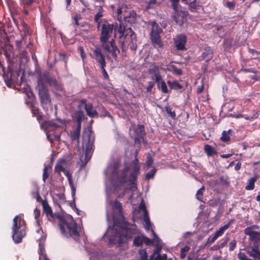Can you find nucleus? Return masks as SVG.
I'll return each mask as SVG.
<instances>
[{
	"instance_id": "nucleus-1",
	"label": "nucleus",
	"mask_w": 260,
	"mask_h": 260,
	"mask_svg": "<svg viewBox=\"0 0 260 260\" xmlns=\"http://www.w3.org/2000/svg\"><path fill=\"white\" fill-rule=\"evenodd\" d=\"M137 156L138 152H136L134 159L129 163L124 162V168L120 171V162H116L114 164L112 177L116 187L124 185L127 182L132 186L137 185L138 176L140 173V166Z\"/></svg>"
},
{
	"instance_id": "nucleus-2",
	"label": "nucleus",
	"mask_w": 260,
	"mask_h": 260,
	"mask_svg": "<svg viewBox=\"0 0 260 260\" xmlns=\"http://www.w3.org/2000/svg\"><path fill=\"white\" fill-rule=\"evenodd\" d=\"M59 226L61 234L66 237L72 238L76 241L79 239L80 234L77 224L75 221H68L63 219L60 220Z\"/></svg>"
},
{
	"instance_id": "nucleus-3",
	"label": "nucleus",
	"mask_w": 260,
	"mask_h": 260,
	"mask_svg": "<svg viewBox=\"0 0 260 260\" xmlns=\"http://www.w3.org/2000/svg\"><path fill=\"white\" fill-rule=\"evenodd\" d=\"M118 31L120 34V37L124 36L123 44L122 46V50L124 49L126 46L128 47L132 51H135L137 50V37L134 31L131 28L125 29L120 25Z\"/></svg>"
},
{
	"instance_id": "nucleus-4",
	"label": "nucleus",
	"mask_w": 260,
	"mask_h": 260,
	"mask_svg": "<svg viewBox=\"0 0 260 260\" xmlns=\"http://www.w3.org/2000/svg\"><path fill=\"white\" fill-rule=\"evenodd\" d=\"M25 222L22 218H19V215H16L13 219L12 227V238L15 243H19L26 235L25 229Z\"/></svg>"
},
{
	"instance_id": "nucleus-5",
	"label": "nucleus",
	"mask_w": 260,
	"mask_h": 260,
	"mask_svg": "<svg viewBox=\"0 0 260 260\" xmlns=\"http://www.w3.org/2000/svg\"><path fill=\"white\" fill-rule=\"evenodd\" d=\"M37 89L38 90L41 104L43 108H48L51 103L48 86L45 82H43L41 78H38Z\"/></svg>"
},
{
	"instance_id": "nucleus-6",
	"label": "nucleus",
	"mask_w": 260,
	"mask_h": 260,
	"mask_svg": "<svg viewBox=\"0 0 260 260\" xmlns=\"http://www.w3.org/2000/svg\"><path fill=\"white\" fill-rule=\"evenodd\" d=\"M83 145L85 147V157L86 161L90 159L94 147V136L91 131L84 132L82 135Z\"/></svg>"
},
{
	"instance_id": "nucleus-7",
	"label": "nucleus",
	"mask_w": 260,
	"mask_h": 260,
	"mask_svg": "<svg viewBox=\"0 0 260 260\" xmlns=\"http://www.w3.org/2000/svg\"><path fill=\"white\" fill-rule=\"evenodd\" d=\"M116 29V25L110 24L108 22H106L102 25L100 40L104 49H109V46L106 45L105 43L108 41L112 36L113 31H115Z\"/></svg>"
},
{
	"instance_id": "nucleus-8",
	"label": "nucleus",
	"mask_w": 260,
	"mask_h": 260,
	"mask_svg": "<svg viewBox=\"0 0 260 260\" xmlns=\"http://www.w3.org/2000/svg\"><path fill=\"white\" fill-rule=\"evenodd\" d=\"M151 26L150 38L151 42L155 48H162L164 47V44L160 39V35L162 32V29L155 21L151 23Z\"/></svg>"
},
{
	"instance_id": "nucleus-9",
	"label": "nucleus",
	"mask_w": 260,
	"mask_h": 260,
	"mask_svg": "<svg viewBox=\"0 0 260 260\" xmlns=\"http://www.w3.org/2000/svg\"><path fill=\"white\" fill-rule=\"evenodd\" d=\"M41 78L43 82H47L53 90L61 91L63 89L62 84L58 82L54 76H52L51 73L48 71H44L42 74L38 76Z\"/></svg>"
},
{
	"instance_id": "nucleus-10",
	"label": "nucleus",
	"mask_w": 260,
	"mask_h": 260,
	"mask_svg": "<svg viewBox=\"0 0 260 260\" xmlns=\"http://www.w3.org/2000/svg\"><path fill=\"white\" fill-rule=\"evenodd\" d=\"M45 125L47 130L51 132V134L54 137V140L58 142L60 140V134L61 133L60 126L53 121H46Z\"/></svg>"
},
{
	"instance_id": "nucleus-11",
	"label": "nucleus",
	"mask_w": 260,
	"mask_h": 260,
	"mask_svg": "<svg viewBox=\"0 0 260 260\" xmlns=\"http://www.w3.org/2000/svg\"><path fill=\"white\" fill-rule=\"evenodd\" d=\"M246 251L249 256L253 258L252 260H260V248L258 241L253 244L251 242L250 246L246 247Z\"/></svg>"
},
{
	"instance_id": "nucleus-12",
	"label": "nucleus",
	"mask_w": 260,
	"mask_h": 260,
	"mask_svg": "<svg viewBox=\"0 0 260 260\" xmlns=\"http://www.w3.org/2000/svg\"><path fill=\"white\" fill-rule=\"evenodd\" d=\"M0 69L1 71H0V75H2L6 85L10 87L14 83V79L12 78L13 75V70L10 68H8L7 71H5V68L0 62Z\"/></svg>"
},
{
	"instance_id": "nucleus-13",
	"label": "nucleus",
	"mask_w": 260,
	"mask_h": 260,
	"mask_svg": "<svg viewBox=\"0 0 260 260\" xmlns=\"http://www.w3.org/2000/svg\"><path fill=\"white\" fill-rule=\"evenodd\" d=\"M148 73L152 75L151 78L155 80L157 86H159V81L162 77L159 72V67L156 65L151 66L148 70Z\"/></svg>"
},
{
	"instance_id": "nucleus-14",
	"label": "nucleus",
	"mask_w": 260,
	"mask_h": 260,
	"mask_svg": "<svg viewBox=\"0 0 260 260\" xmlns=\"http://www.w3.org/2000/svg\"><path fill=\"white\" fill-rule=\"evenodd\" d=\"M187 42L186 36L184 34L178 35L174 39V44L177 50H186L185 45Z\"/></svg>"
},
{
	"instance_id": "nucleus-15",
	"label": "nucleus",
	"mask_w": 260,
	"mask_h": 260,
	"mask_svg": "<svg viewBox=\"0 0 260 260\" xmlns=\"http://www.w3.org/2000/svg\"><path fill=\"white\" fill-rule=\"evenodd\" d=\"M42 206L43 207V212L46 214L49 220L53 221L56 217H58L56 214L53 213L51 207L46 201H42Z\"/></svg>"
},
{
	"instance_id": "nucleus-16",
	"label": "nucleus",
	"mask_w": 260,
	"mask_h": 260,
	"mask_svg": "<svg viewBox=\"0 0 260 260\" xmlns=\"http://www.w3.org/2000/svg\"><path fill=\"white\" fill-rule=\"evenodd\" d=\"M105 44L109 46V49H104L107 52L110 53L112 57L116 60L117 58V55L120 53V51L115 45L114 39H112L109 43H108L107 42H106Z\"/></svg>"
},
{
	"instance_id": "nucleus-17",
	"label": "nucleus",
	"mask_w": 260,
	"mask_h": 260,
	"mask_svg": "<svg viewBox=\"0 0 260 260\" xmlns=\"http://www.w3.org/2000/svg\"><path fill=\"white\" fill-rule=\"evenodd\" d=\"M81 104L84 105L85 111L88 116L92 118L98 117V113L96 110L93 109L91 104H87L86 100L84 99L81 101Z\"/></svg>"
},
{
	"instance_id": "nucleus-18",
	"label": "nucleus",
	"mask_w": 260,
	"mask_h": 260,
	"mask_svg": "<svg viewBox=\"0 0 260 260\" xmlns=\"http://www.w3.org/2000/svg\"><path fill=\"white\" fill-rule=\"evenodd\" d=\"M93 58L96 61L100 64L101 66L106 64L105 60V56L102 53L101 48L100 47H96L93 51Z\"/></svg>"
},
{
	"instance_id": "nucleus-19",
	"label": "nucleus",
	"mask_w": 260,
	"mask_h": 260,
	"mask_svg": "<svg viewBox=\"0 0 260 260\" xmlns=\"http://www.w3.org/2000/svg\"><path fill=\"white\" fill-rule=\"evenodd\" d=\"M245 234L249 236L253 243L255 241L259 243L260 232L252 231L251 227H248L245 229Z\"/></svg>"
},
{
	"instance_id": "nucleus-20",
	"label": "nucleus",
	"mask_w": 260,
	"mask_h": 260,
	"mask_svg": "<svg viewBox=\"0 0 260 260\" xmlns=\"http://www.w3.org/2000/svg\"><path fill=\"white\" fill-rule=\"evenodd\" d=\"M260 114V111H257L254 112L253 111L252 114H239L238 115H234L232 114V116L233 117H235L236 118H244L246 120H252L253 119H255L258 117V115Z\"/></svg>"
},
{
	"instance_id": "nucleus-21",
	"label": "nucleus",
	"mask_w": 260,
	"mask_h": 260,
	"mask_svg": "<svg viewBox=\"0 0 260 260\" xmlns=\"http://www.w3.org/2000/svg\"><path fill=\"white\" fill-rule=\"evenodd\" d=\"M172 18L177 24L182 25L184 22V17L180 15L179 11V7H176V9H173Z\"/></svg>"
},
{
	"instance_id": "nucleus-22",
	"label": "nucleus",
	"mask_w": 260,
	"mask_h": 260,
	"mask_svg": "<svg viewBox=\"0 0 260 260\" xmlns=\"http://www.w3.org/2000/svg\"><path fill=\"white\" fill-rule=\"evenodd\" d=\"M81 128V124H77L76 128L74 129L71 133V138L72 141H77V143H79V138L80 136V131Z\"/></svg>"
},
{
	"instance_id": "nucleus-23",
	"label": "nucleus",
	"mask_w": 260,
	"mask_h": 260,
	"mask_svg": "<svg viewBox=\"0 0 260 260\" xmlns=\"http://www.w3.org/2000/svg\"><path fill=\"white\" fill-rule=\"evenodd\" d=\"M188 10L191 12H197L201 7L200 3L197 2V0H193L189 2L188 3Z\"/></svg>"
},
{
	"instance_id": "nucleus-24",
	"label": "nucleus",
	"mask_w": 260,
	"mask_h": 260,
	"mask_svg": "<svg viewBox=\"0 0 260 260\" xmlns=\"http://www.w3.org/2000/svg\"><path fill=\"white\" fill-rule=\"evenodd\" d=\"M112 209L113 211L118 214L119 216L122 215L123 208L121 203L115 200L112 205Z\"/></svg>"
},
{
	"instance_id": "nucleus-25",
	"label": "nucleus",
	"mask_w": 260,
	"mask_h": 260,
	"mask_svg": "<svg viewBox=\"0 0 260 260\" xmlns=\"http://www.w3.org/2000/svg\"><path fill=\"white\" fill-rule=\"evenodd\" d=\"M65 175H66V176L68 178V180L69 185L71 188L72 197L74 198V197L75 196V193H76V188L74 186V183H73V181L72 180V174L69 171H67L65 173Z\"/></svg>"
},
{
	"instance_id": "nucleus-26",
	"label": "nucleus",
	"mask_w": 260,
	"mask_h": 260,
	"mask_svg": "<svg viewBox=\"0 0 260 260\" xmlns=\"http://www.w3.org/2000/svg\"><path fill=\"white\" fill-rule=\"evenodd\" d=\"M231 224V221H230L227 224L220 227L218 230H217L216 231V232L214 233V235L217 238L221 236L223 234L224 231L230 228Z\"/></svg>"
},
{
	"instance_id": "nucleus-27",
	"label": "nucleus",
	"mask_w": 260,
	"mask_h": 260,
	"mask_svg": "<svg viewBox=\"0 0 260 260\" xmlns=\"http://www.w3.org/2000/svg\"><path fill=\"white\" fill-rule=\"evenodd\" d=\"M135 133L137 134V139L143 138L144 136L145 135L144 126L141 125H138V127L135 130Z\"/></svg>"
},
{
	"instance_id": "nucleus-28",
	"label": "nucleus",
	"mask_w": 260,
	"mask_h": 260,
	"mask_svg": "<svg viewBox=\"0 0 260 260\" xmlns=\"http://www.w3.org/2000/svg\"><path fill=\"white\" fill-rule=\"evenodd\" d=\"M167 83L171 89L177 90L181 89L183 87L182 85L180 84V83L177 80L174 81L173 82L169 80L167 81Z\"/></svg>"
},
{
	"instance_id": "nucleus-29",
	"label": "nucleus",
	"mask_w": 260,
	"mask_h": 260,
	"mask_svg": "<svg viewBox=\"0 0 260 260\" xmlns=\"http://www.w3.org/2000/svg\"><path fill=\"white\" fill-rule=\"evenodd\" d=\"M64 161L63 160L57 161L54 168L55 172L60 174L61 172H64L66 171L65 168L62 165V164L64 163Z\"/></svg>"
},
{
	"instance_id": "nucleus-30",
	"label": "nucleus",
	"mask_w": 260,
	"mask_h": 260,
	"mask_svg": "<svg viewBox=\"0 0 260 260\" xmlns=\"http://www.w3.org/2000/svg\"><path fill=\"white\" fill-rule=\"evenodd\" d=\"M204 150L209 156H213L216 154L215 149L210 145L206 144L204 146Z\"/></svg>"
},
{
	"instance_id": "nucleus-31",
	"label": "nucleus",
	"mask_w": 260,
	"mask_h": 260,
	"mask_svg": "<svg viewBox=\"0 0 260 260\" xmlns=\"http://www.w3.org/2000/svg\"><path fill=\"white\" fill-rule=\"evenodd\" d=\"M45 248L43 246L41 245V244H39V254L40 255V259L39 260H49L47 257V255L45 253Z\"/></svg>"
},
{
	"instance_id": "nucleus-32",
	"label": "nucleus",
	"mask_w": 260,
	"mask_h": 260,
	"mask_svg": "<svg viewBox=\"0 0 260 260\" xmlns=\"http://www.w3.org/2000/svg\"><path fill=\"white\" fill-rule=\"evenodd\" d=\"M168 71L173 72L177 75H181L182 74L181 69L178 68L176 66L173 64L170 66L169 68H168Z\"/></svg>"
},
{
	"instance_id": "nucleus-33",
	"label": "nucleus",
	"mask_w": 260,
	"mask_h": 260,
	"mask_svg": "<svg viewBox=\"0 0 260 260\" xmlns=\"http://www.w3.org/2000/svg\"><path fill=\"white\" fill-rule=\"evenodd\" d=\"M39 0H21L20 5L24 8L30 7L34 2Z\"/></svg>"
},
{
	"instance_id": "nucleus-34",
	"label": "nucleus",
	"mask_w": 260,
	"mask_h": 260,
	"mask_svg": "<svg viewBox=\"0 0 260 260\" xmlns=\"http://www.w3.org/2000/svg\"><path fill=\"white\" fill-rule=\"evenodd\" d=\"M257 178L256 177H252L248 180V185L245 187L246 190H252L254 188V183L256 181Z\"/></svg>"
},
{
	"instance_id": "nucleus-35",
	"label": "nucleus",
	"mask_w": 260,
	"mask_h": 260,
	"mask_svg": "<svg viewBox=\"0 0 260 260\" xmlns=\"http://www.w3.org/2000/svg\"><path fill=\"white\" fill-rule=\"evenodd\" d=\"M160 89L162 93H168V90L167 84L164 80L162 79L159 81V86H157Z\"/></svg>"
},
{
	"instance_id": "nucleus-36",
	"label": "nucleus",
	"mask_w": 260,
	"mask_h": 260,
	"mask_svg": "<svg viewBox=\"0 0 260 260\" xmlns=\"http://www.w3.org/2000/svg\"><path fill=\"white\" fill-rule=\"evenodd\" d=\"M231 130L230 129L228 131H223L222 133V136L220 138V140L222 142H226L230 140V137L229 136Z\"/></svg>"
},
{
	"instance_id": "nucleus-37",
	"label": "nucleus",
	"mask_w": 260,
	"mask_h": 260,
	"mask_svg": "<svg viewBox=\"0 0 260 260\" xmlns=\"http://www.w3.org/2000/svg\"><path fill=\"white\" fill-rule=\"evenodd\" d=\"M190 250V247L188 246H185V247H183L181 249V252L180 254V257L181 259H184L186 256L187 253Z\"/></svg>"
},
{
	"instance_id": "nucleus-38",
	"label": "nucleus",
	"mask_w": 260,
	"mask_h": 260,
	"mask_svg": "<svg viewBox=\"0 0 260 260\" xmlns=\"http://www.w3.org/2000/svg\"><path fill=\"white\" fill-rule=\"evenodd\" d=\"M134 245L136 246H140L143 244V236L135 237L133 242Z\"/></svg>"
},
{
	"instance_id": "nucleus-39",
	"label": "nucleus",
	"mask_w": 260,
	"mask_h": 260,
	"mask_svg": "<svg viewBox=\"0 0 260 260\" xmlns=\"http://www.w3.org/2000/svg\"><path fill=\"white\" fill-rule=\"evenodd\" d=\"M140 255L139 260H147L148 255L146 249H140L139 251Z\"/></svg>"
},
{
	"instance_id": "nucleus-40",
	"label": "nucleus",
	"mask_w": 260,
	"mask_h": 260,
	"mask_svg": "<svg viewBox=\"0 0 260 260\" xmlns=\"http://www.w3.org/2000/svg\"><path fill=\"white\" fill-rule=\"evenodd\" d=\"M156 172V170L155 168H153L150 172L147 173L145 176V179L146 180H149L150 179L153 178L155 173Z\"/></svg>"
},
{
	"instance_id": "nucleus-41",
	"label": "nucleus",
	"mask_w": 260,
	"mask_h": 260,
	"mask_svg": "<svg viewBox=\"0 0 260 260\" xmlns=\"http://www.w3.org/2000/svg\"><path fill=\"white\" fill-rule=\"evenodd\" d=\"M165 109L167 113L170 115L172 118L173 119H175L176 116V113L175 111H172L171 108L170 107V106L168 105L167 106H166L165 107Z\"/></svg>"
},
{
	"instance_id": "nucleus-42",
	"label": "nucleus",
	"mask_w": 260,
	"mask_h": 260,
	"mask_svg": "<svg viewBox=\"0 0 260 260\" xmlns=\"http://www.w3.org/2000/svg\"><path fill=\"white\" fill-rule=\"evenodd\" d=\"M229 241L230 238L229 237H225L222 239V241L221 242H218L220 249L225 247Z\"/></svg>"
},
{
	"instance_id": "nucleus-43",
	"label": "nucleus",
	"mask_w": 260,
	"mask_h": 260,
	"mask_svg": "<svg viewBox=\"0 0 260 260\" xmlns=\"http://www.w3.org/2000/svg\"><path fill=\"white\" fill-rule=\"evenodd\" d=\"M218 238L214 234V235L212 237H210L208 238L207 241L206 242L205 244L206 246H210L212 243H213L215 240Z\"/></svg>"
},
{
	"instance_id": "nucleus-44",
	"label": "nucleus",
	"mask_w": 260,
	"mask_h": 260,
	"mask_svg": "<svg viewBox=\"0 0 260 260\" xmlns=\"http://www.w3.org/2000/svg\"><path fill=\"white\" fill-rule=\"evenodd\" d=\"M103 16V14L102 12H98L94 16V21L98 23V29L99 28L100 26V22L99 21V19Z\"/></svg>"
},
{
	"instance_id": "nucleus-45",
	"label": "nucleus",
	"mask_w": 260,
	"mask_h": 260,
	"mask_svg": "<svg viewBox=\"0 0 260 260\" xmlns=\"http://www.w3.org/2000/svg\"><path fill=\"white\" fill-rule=\"evenodd\" d=\"M153 163V160L150 154H148L146 157V165L148 168L151 167Z\"/></svg>"
},
{
	"instance_id": "nucleus-46",
	"label": "nucleus",
	"mask_w": 260,
	"mask_h": 260,
	"mask_svg": "<svg viewBox=\"0 0 260 260\" xmlns=\"http://www.w3.org/2000/svg\"><path fill=\"white\" fill-rule=\"evenodd\" d=\"M237 246V241L236 240H233L229 244V250L230 251H233Z\"/></svg>"
},
{
	"instance_id": "nucleus-47",
	"label": "nucleus",
	"mask_w": 260,
	"mask_h": 260,
	"mask_svg": "<svg viewBox=\"0 0 260 260\" xmlns=\"http://www.w3.org/2000/svg\"><path fill=\"white\" fill-rule=\"evenodd\" d=\"M19 55L20 58L27 59L28 58V53L26 51L21 50L20 48H19Z\"/></svg>"
},
{
	"instance_id": "nucleus-48",
	"label": "nucleus",
	"mask_w": 260,
	"mask_h": 260,
	"mask_svg": "<svg viewBox=\"0 0 260 260\" xmlns=\"http://www.w3.org/2000/svg\"><path fill=\"white\" fill-rule=\"evenodd\" d=\"M106 67V64H104V65L101 66V68L102 72V75L105 79H109V75L105 69Z\"/></svg>"
},
{
	"instance_id": "nucleus-49",
	"label": "nucleus",
	"mask_w": 260,
	"mask_h": 260,
	"mask_svg": "<svg viewBox=\"0 0 260 260\" xmlns=\"http://www.w3.org/2000/svg\"><path fill=\"white\" fill-rule=\"evenodd\" d=\"M205 190L204 186H202L201 188L198 189L197 191L196 197L199 200H200L201 197L202 196L204 191Z\"/></svg>"
},
{
	"instance_id": "nucleus-50",
	"label": "nucleus",
	"mask_w": 260,
	"mask_h": 260,
	"mask_svg": "<svg viewBox=\"0 0 260 260\" xmlns=\"http://www.w3.org/2000/svg\"><path fill=\"white\" fill-rule=\"evenodd\" d=\"M155 246H156V248H155L153 253L152 254V255L150 256H152V257H153L155 254H157V255L158 254V253H159V252H160L161 248H162V247L160 244H156Z\"/></svg>"
},
{
	"instance_id": "nucleus-51",
	"label": "nucleus",
	"mask_w": 260,
	"mask_h": 260,
	"mask_svg": "<svg viewBox=\"0 0 260 260\" xmlns=\"http://www.w3.org/2000/svg\"><path fill=\"white\" fill-rule=\"evenodd\" d=\"M22 31L24 32V34L25 36H30L32 33V30L30 29L29 26L24 27L22 29Z\"/></svg>"
},
{
	"instance_id": "nucleus-52",
	"label": "nucleus",
	"mask_w": 260,
	"mask_h": 260,
	"mask_svg": "<svg viewBox=\"0 0 260 260\" xmlns=\"http://www.w3.org/2000/svg\"><path fill=\"white\" fill-rule=\"evenodd\" d=\"M144 243L146 245H151L153 243V240L150 239L146 236H143V243Z\"/></svg>"
},
{
	"instance_id": "nucleus-53",
	"label": "nucleus",
	"mask_w": 260,
	"mask_h": 260,
	"mask_svg": "<svg viewBox=\"0 0 260 260\" xmlns=\"http://www.w3.org/2000/svg\"><path fill=\"white\" fill-rule=\"evenodd\" d=\"M49 177V173L48 172V169L46 167L43 170V180L44 182H46V179Z\"/></svg>"
},
{
	"instance_id": "nucleus-54",
	"label": "nucleus",
	"mask_w": 260,
	"mask_h": 260,
	"mask_svg": "<svg viewBox=\"0 0 260 260\" xmlns=\"http://www.w3.org/2000/svg\"><path fill=\"white\" fill-rule=\"evenodd\" d=\"M238 257L240 260H252V259L247 258V256L243 252H239L238 254Z\"/></svg>"
},
{
	"instance_id": "nucleus-55",
	"label": "nucleus",
	"mask_w": 260,
	"mask_h": 260,
	"mask_svg": "<svg viewBox=\"0 0 260 260\" xmlns=\"http://www.w3.org/2000/svg\"><path fill=\"white\" fill-rule=\"evenodd\" d=\"M31 111L34 116L38 115L40 113V110L36 107L32 106L31 108Z\"/></svg>"
},
{
	"instance_id": "nucleus-56",
	"label": "nucleus",
	"mask_w": 260,
	"mask_h": 260,
	"mask_svg": "<svg viewBox=\"0 0 260 260\" xmlns=\"http://www.w3.org/2000/svg\"><path fill=\"white\" fill-rule=\"evenodd\" d=\"M83 115L84 114L82 111H79L78 113V115L77 116V121L78 123L77 124H78L79 123L81 124V120L83 117Z\"/></svg>"
},
{
	"instance_id": "nucleus-57",
	"label": "nucleus",
	"mask_w": 260,
	"mask_h": 260,
	"mask_svg": "<svg viewBox=\"0 0 260 260\" xmlns=\"http://www.w3.org/2000/svg\"><path fill=\"white\" fill-rule=\"evenodd\" d=\"M155 260H167V254H164L161 255L160 253L157 255L156 257L154 258Z\"/></svg>"
},
{
	"instance_id": "nucleus-58",
	"label": "nucleus",
	"mask_w": 260,
	"mask_h": 260,
	"mask_svg": "<svg viewBox=\"0 0 260 260\" xmlns=\"http://www.w3.org/2000/svg\"><path fill=\"white\" fill-rule=\"evenodd\" d=\"M180 0H170L172 3V7L173 9H176V7H179V2Z\"/></svg>"
},
{
	"instance_id": "nucleus-59",
	"label": "nucleus",
	"mask_w": 260,
	"mask_h": 260,
	"mask_svg": "<svg viewBox=\"0 0 260 260\" xmlns=\"http://www.w3.org/2000/svg\"><path fill=\"white\" fill-rule=\"evenodd\" d=\"M235 5V3L234 2L228 1L226 2V6L231 10L234 9Z\"/></svg>"
},
{
	"instance_id": "nucleus-60",
	"label": "nucleus",
	"mask_w": 260,
	"mask_h": 260,
	"mask_svg": "<svg viewBox=\"0 0 260 260\" xmlns=\"http://www.w3.org/2000/svg\"><path fill=\"white\" fill-rule=\"evenodd\" d=\"M155 85V83L153 81H150L148 83V86H147L146 90L147 92H150Z\"/></svg>"
},
{
	"instance_id": "nucleus-61",
	"label": "nucleus",
	"mask_w": 260,
	"mask_h": 260,
	"mask_svg": "<svg viewBox=\"0 0 260 260\" xmlns=\"http://www.w3.org/2000/svg\"><path fill=\"white\" fill-rule=\"evenodd\" d=\"M34 214L35 218L37 220V222H38V219L41 214V211L40 210L38 209L37 208L34 210Z\"/></svg>"
},
{
	"instance_id": "nucleus-62",
	"label": "nucleus",
	"mask_w": 260,
	"mask_h": 260,
	"mask_svg": "<svg viewBox=\"0 0 260 260\" xmlns=\"http://www.w3.org/2000/svg\"><path fill=\"white\" fill-rule=\"evenodd\" d=\"M81 16L80 14H76L74 17H73V19L75 21V24L77 26H79V22H78V20L81 19Z\"/></svg>"
},
{
	"instance_id": "nucleus-63",
	"label": "nucleus",
	"mask_w": 260,
	"mask_h": 260,
	"mask_svg": "<svg viewBox=\"0 0 260 260\" xmlns=\"http://www.w3.org/2000/svg\"><path fill=\"white\" fill-rule=\"evenodd\" d=\"M242 70L245 73H252L254 74H256L257 73V71L254 68L244 69H242Z\"/></svg>"
},
{
	"instance_id": "nucleus-64",
	"label": "nucleus",
	"mask_w": 260,
	"mask_h": 260,
	"mask_svg": "<svg viewBox=\"0 0 260 260\" xmlns=\"http://www.w3.org/2000/svg\"><path fill=\"white\" fill-rule=\"evenodd\" d=\"M157 0H149L148 3V5L147 6V9H150L152 8L151 5H154L156 4Z\"/></svg>"
}]
</instances>
